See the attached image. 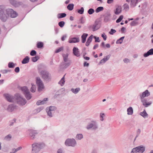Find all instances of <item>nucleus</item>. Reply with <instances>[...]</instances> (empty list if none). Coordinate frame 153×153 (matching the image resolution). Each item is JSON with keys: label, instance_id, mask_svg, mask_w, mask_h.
Here are the masks:
<instances>
[{"label": "nucleus", "instance_id": "nucleus-1", "mask_svg": "<svg viewBox=\"0 0 153 153\" xmlns=\"http://www.w3.org/2000/svg\"><path fill=\"white\" fill-rule=\"evenodd\" d=\"M4 5H0V19L3 22H5L7 19V16L10 14V9H5Z\"/></svg>", "mask_w": 153, "mask_h": 153}, {"label": "nucleus", "instance_id": "nucleus-2", "mask_svg": "<svg viewBox=\"0 0 153 153\" xmlns=\"http://www.w3.org/2000/svg\"><path fill=\"white\" fill-rule=\"evenodd\" d=\"M39 72L42 79L44 82H48L51 81V76L48 71L45 70H42Z\"/></svg>", "mask_w": 153, "mask_h": 153}, {"label": "nucleus", "instance_id": "nucleus-3", "mask_svg": "<svg viewBox=\"0 0 153 153\" xmlns=\"http://www.w3.org/2000/svg\"><path fill=\"white\" fill-rule=\"evenodd\" d=\"M32 148V152L37 153L40 150L44 148L45 144L43 143H34L31 145Z\"/></svg>", "mask_w": 153, "mask_h": 153}, {"label": "nucleus", "instance_id": "nucleus-4", "mask_svg": "<svg viewBox=\"0 0 153 153\" xmlns=\"http://www.w3.org/2000/svg\"><path fill=\"white\" fill-rule=\"evenodd\" d=\"M15 96L18 104L20 105H23L26 103V100L20 96L19 94H16Z\"/></svg>", "mask_w": 153, "mask_h": 153}, {"label": "nucleus", "instance_id": "nucleus-5", "mask_svg": "<svg viewBox=\"0 0 153 153\" xmlns=\"http://www.w3.org/2000/svg\"><path fill=\"white\" fill-rule=\"evenodd\" d=\"M145 150V147L140 146L133 148L131 153H143Z\"/></svg>", "mask_w": 153, "mask_h": 153}, {"label": "nucleus", "instance_id": "nucleus-6", "mask_svg": "<svg viewBox=\"0 0 153 153\" xmlns=\"http://www.w3.org/2000/svg\"><path fill=\"white\" fill-rule=\"evenodd\" d=\"M57 109V108L55 106H50L49 107H47L46 108V111L48 115L50 117H53V114L54 111Z\"/></svg>", "mask_w": 153, "mask_h": 153}, {"label": "nucleus", "instance_id": "nucleus-7", "mask_svg": "<svg viewBox=\"0 0 153 153\" xmlns=\"http://www.w3.org/2000/svg\"><path fill=\"white\" fill-rule=\"evenodd\" d=\"M76 142L74 138H68L66 140L65 142V144L67 146L74 147L76 145Z\"/></svg>", "mask_w": 153, "mask_h": 153}, {"label": "nucleus", "instance_id": "nucleus-8", "mask_svg": "<svg viewBox=\"0 0 153 153\" xmlns=\"http://www.w3.org/2000/svg\"><path fill=\"white\" fill-rule=\"evenodd\" d=\"M36 82L38 86V90L41 91L44 88V86L42 80L39 77H37L36 79Z\"/></svg>", "mask_w": 153, "mask_h": 153}, {"label": "nucleus", "instance_id": "nucleus-9", "mask_svg": "<svg viewBox=\"0 0 153 153\" xmlns=\"http://www.w3.org/2000/svg\"><path fill=\"white\" fill-rule=\"evenodd\" d=\"M86 128L88 130L92 128L93 130H96L98 128L96 122L95 121H92L91 123H89L87 126Z\"/></svg>", "mask_w": 153, "mask_h": 153}, {"label": "nucleus", "instance_id": "nucleus-10", "mask_svg": "<svg viewBox=\"0 0 153 153\" xmlns=\"http://www.w3.org/2000/svg\"><path fill=\"white\" fill-rule=\"evenodd\" d=\"M28 131L30 139L33 140L34 139L36 138V136L38 134L37 131L32 129L29 130Z\"/></svg>", "mask_w": 153, "mask_h": 153}, {"label": "nucleus", "instance_id": "nucleus-11", "mask_svg": "<svg viewBox=\"0 0 153 153\" xmlns=\"http://www.w3.org/2000/svg\"><path fill=\"white\" fill-rule=\"evenodd\" d=\"M10 3L15 7H18L23 4L22 2L17 1L15 0H10Z\"/></svg>", "mask_w": 153, "mask_h": 153}, {"label": "nucleus", "instance_id": "nucleus-12", "mask_svg": "<svg viewBox=\"0 0 153 153\" xmlns=\"http://www.w3.org/2000/svg\"><path fill=\"white\" fill-rule=\"evenodd\" d=\"M10 3L15 7H18L23 4L22 2L17 1L15 0H10Z\"/></svg>", "mask_w": 153, "mask_h": 153}, {"label": "nucleus", "instance_id": "nucleus-13", "mask_svg": "<svg viewBox=\"0 0 153 153\" xmlns=\"http://www.w3.org/2000/svg\"><path fill=\"white\" fill-rule=\"evenodd\" d=\"M10 3L15 7H18L23 4L22 2L17 1L15 0H10Z\"/></svg>", "mask_w": 153, "mask_h": 153}, {"label": "nucleus", "instance_id": "nucleus-14", "mask_svg": "<svg viewBox=\"0 0 153 153\" xmlns=\"http://www.w3.org/2000/svg\"><path fill=\"white\" fill-rule=\"evenodd\" d=\"M140 98L141 101L143 103V105L145 107H147L151 104L152 103L151 102H149L147 103V100L145 98L142 97Z\"/></svg>", "mask_w": 153, "mask_h": 153}, {"label": "nucleus", "instance_id": "nucleus-15", "mask_svg": "<svg viewBox=\"0 0 153 153\" xmlns=\"http://www.w3.org/2000/svg\"><path fill=\"white\" fill-rule=\"evenodd\" d=\"M150 95V93L148 90H146L145 91L142 93V94H140V97L144 98L145 97H147Z\"/></svg>", "mask_w": 153, "mask_h": 153}, {"label": "nucleus", "instance_id": "nucleus-16", "mask_svg": "<svg viewBox=\"0 0 153 153\" xmlns=\"http://www.w3.org/2000/svg\"><path fill=\"white\" fill-rule=\"evenodd\" d=\"M111 56V55L109 54L107 56H105L104 58L102 59L100 61L99 64H103L106 62L108 61L110 58Z\"/></svg>", "mask_w": 153, "mask_h": 153}, {"label": "nucleus", "instance_id": "nucleus-17", "mask_svg": "<svg viewBox=\"0 0 153 153\" xmlns=\"http://www.w3.org/2000/svg\"><path fill=\"white\" fill-rule=\"evenodd\" d=\"M73 53L75 56L77 57L79 56L80 54L79 49L78 48L74 47L73 48Z\"/></svg>", "mask_w": 153, "mask_h": 153}, {"label": "nucleus", "instance_id": "nucleus-18", "mask_svg": "<svg viewBox=\"0 0 153 153\" xmlns=\"http://www.w3.org/2000/svg\"><path fill=\"white\" fill-rule=\"evenodd\" d=\"M17 13L13 9H10V17L14 18L18 16Z\"/></svg>", "mask_w": 153, "mask_h": 153}, {"label": "nucleus", "instance_id": "nucleus-19", "mask_svg": "<svg viewBox=\"0 0 153 153\" xmlns=\"http://www.w3.org/2000/svg\"><path fill=\"white\" fill-rule=\"evenodd\" d=\"M98 25V22H95L94 24L92 26L90 25L89 26V28L91 27L93 28V31H95L97 30L99 27H97V25Z\"/></svg>", "mask_w": 153, "mask_h": 153}, {"label": "nucleus", "instance_id": "nucleus-20", "mask_svg": "<svg viewBox=\"0 0 153 153\" xmlns=\"http://www.w3.org/2000/svg\"><path fill=\"white\" fill-rule=\"evenodd\" d=\"M48 100V98H44L43 100H39L38 101L36 102V105H42L45 104L46 103V101Z\"/></svg>", "mask_w": 153, "mask_h": 153}, {"label": "nucleus", "instance_id": "nucleus-21", "mask_svg": "<svg viewBox=\"0 0 153 153\" xmlns=\"http://www.w3.org/2000/svg\"><path fill=\"white\" fill-rule=\"evenodd\" d=\"M153 54V48H151L147 52L143 54V56L145 57H147L150 55Z\"/></svg>", "mask_w": 153, "mask_h": 153}, {"label": "nucleus", "instance_id": "nucleus-22", "mask_svg": "<svg viewBox=\"0 0 153 153\" xmlns=\"http://www.w3.org/2000/svg\"><path fill=\"white\" fill-rule=\"evenodd\" d=\"M104 21L105 22H108L110 19L111 17V14L109 13H108L104 15Z\"/></svg>", "mask_w": 153, "mask_h": 153}, {"label": "nucleus", "instance_id": "nucleus-23", "mask_svg": "<svg viewBox=\"0 0 153 153\" xmlns=\"http://www.w3.org/2000/svg\"><path fill=\"white\" fill-rule=\"evenodd\" d=\"M79 41V38H76V37H74L72 38L71 40H69L68 42L69 43H76L78 42Z\"/></svg>", "mask_w": 153, "mask_h": 153}, {"label": "nucleus", "instance_id": "nucleus-24", "mask_svg": "<svg viewBox=\"0 0 153 153\" xmlns=\"http://www.w3.org/2000/svg\"><path fill=\"white\" fill-rule=\"evenodd\" d=\"M88 34L86 33H84L81 36L82 42V43H84L85 41Z\"/></svg>", "mask_w": 153, "mask_h": 153}, {"label": "nucleus", "instance_id": "nucleus-25", "mask_svg": "<svg viewBox=\"0 0 153 153\" xmlns=\"http://www.w3.org/2000/svg\"><path fill=\"white\" fill-rule=\"evenodd\" d=\"M30 60V58L28 56H26L22 61V63L23 64H25L28 63Z\"/></svg>", "mask_w": 153, "mask_h": 153}, {"label": "nucleus", "instance_id": "nucleus-26", "mask_svg": "<svg viewBox=\"0 0 153 153\" xmlns=\"http://www.w3.org/2000/svg\"><path fill=\"white\" fill-rule=\"evenodd\" d=\"M3 97L6 100L10 102V94H9L4 93L3 94Z\"/></svg>", "mask_w": 153, "mask_h": 153}, {"label": "nucleus", "instance_id": "nucleus-27", "mask_svg": "<svg viewBox=\"0 0 153 153\" xmlns=\"http://www.w3.org/2000/svg\"><path fill=\"white\" fill-rule=\"evenodd\" d=\"M138 0H131L130 3L131 7H134L137 4Z\"/></svg>", "mask_w": 153, "mask_h": 153}, {"label": "nucleus", "instance_id": "nucleus-28", "mask_svg": "<svg viewBox=\"0 0 153 153\" xmlns=\"http://www.w3.org/2000/svg\"><path fill=\"white\" fill-rule=\"evenodd\" d=\"M140 114L144 118L147 117H148V114L146 113L145 110H144L143 112H141Z\"/></svg>", "mask_w": 153, "mask_h": 153}, {"label": "nucleus", "instance_id": "nucleus-29", "mask_svg": "<svg viewBox=\"0 0 153 153\" xmlns=\"http://www.w3.org/2000/svg\"><path fill=\"white\" fill-rule=\"evenodd\" d=\"M21 90L23 92L24 94L29 91V90L27 88L26 86H23L21 87Z\"/></svg>", "mask_w": 153, "mask_h": 153}, {"label": "nucleus", "instance_id": "nucleus-30", "mask_svg": "<svg viewBox=\"0 0 153 153\" xmlns=\"http://www.w3.org/2000/svg\"><path fill=\"white\" fill-rule=\"evenodd\" d=\"M121 12V6H118L116 8V10L115 11L114 13L116 15H118Z\"/></svg>", "mask_w": 153, "mask_h": 153}, {"label": "nucleus", "instance_id": "nucleus-31", "mask_svg": "<svg viewBox=\"0 0 153 153\" xmlns=\"http://www.w3.org/2000/svg\"><path fill=\"white\" fill-rule=\"evenodd\" d=\"M65 74L63 76L61 80L59 82V84H60L62 86H63L65 84Z\"/></svg>", "mask_w": 153, "mask_h": 153}, {"label": "nucleus", "instance_id": "nucleus-32", "mask_svg": "<svg viewBox=\"0 0 153 153\" xmlns=\"http://www.w3.org/2000/svg\"><path fill=\"white\" fill-rule=\"evenodd\" d=\"M127 111L128 112L127 114L128 115H132L133 112V111L132 108L131 107H129L127 109Z\"/></svg>", "mask_w": 153, "mask_h": 153}, {"label": "nucleus", "instance_id": "nucleus-33", "mask_svg": "<svg viewBox=\"0 0 153 153\" xmlns=\"http://www.w3.org/2000/svg\"><path fill=\"white\" fill-rule=\"evenodd\" d=\"M80 90V89L79 88H77L75 89L72 88L71 89V91L74 94H76L79 92Z\"/></svg>", "mask_w": 153, "mask_h": 153}, {"label": "nucleus", "instance_id": "nucleus-34", "mask_svg": "<svg viewBox=\"0 0 153 153\" xmlns=\"http://www.w3.org/2000/svg\"><path fill=\"white\" fill-rule=\"evenodd\" d=\"M83 138V135L81 134H77L76 137V139L77 140H81Z\"/></svg>", "mask_w": 153, "mask_h": 153}, {"label": "nucleus", "instance_id": "nucleus-35", "mask_svg": "<svg viewBox=\"0 0 153 153\" xmlns=\"http://www.w3.org/2000/svg\"><path fill=\"white\" fill-rule=\"evenodd\" d=\"M26 98V99L27 100H29L31 99L32 97L31 95L30 94V92L29 91L26 93L25 94H24Z\"/></svg>", "mask_w": 153, "mask_h": 153}, {"label": "nucleus", "instance_id": "nucleus-36", "mask_svg": "<svg viewBox=\"0 0 153 153\" xmlns=\"http://www.w3.org/2000/svg\"><path fill=\"white\" fill-rule=\"evenodd\" d=\"M125 36H123L120 38V39L117 40L116 42V43L117 44H121L123 42V39H124Z\"/></svg>", "mask_w": 153, "mask_h": 153}, {"label": "nucleus", "instance_id": "nucleus-37", "mask_svg": "<svg viewBox=\"0 0 153 153\" xmlns=\"http://www.w3.org/2000/svg\"><path fill=\"white\" fill-rule=\"evenodd\" d=\"M66 16V14L65 13H59L58 14V17L59 19L65 17Z\"/></svg>", "mask_w": 153, "mask_h": 153}, {"label": "nucleus", "instance_id": "nucleus-38", "mask_svg": "<svg viewBox=\"0 0 153 153\" xmlns=\"http://www.w3.org/2000/svg\"><path fill=\"white\" fill-rule=\"evenodd\" d=\"M68 53H67L66 54H62V56L65 62H66L68 61Z\"/></svg>", "mask_w": 153, "mask_h": 153}, {"label": "nucleus", "instance_id": "nucleus-39", "mask_svg": "<svg viewBox=\"0 0 153 153\" xmlns=\"http://www.w3.org/2000/svg\"><path fill=\"white\" fill-rule=\"evenodd\" d=\"M74 4H69L67 7V9L69 10H72L74 8Z\"/></svg>", "mask_w": 153, "mask_h": 153}, {"label": "nucleus", "instance_id": "nucleus-40", "mask_svg": "<svg viewBox=\"0 0 153 153\" xmlns=\"http://www.w3.org/2000/svg\"><path fill=\"white\" fill-rule=\"evenodd\" d=\"M16 106L14 105L11 104L10 105V111H13L16 110Z\"/></svg>", "mask_w": 153, "mask_h": 153}, {"label": "nucleus", "instance_id": "nucleus-41", "mask_svg": "<svg viewBox=\"0 0 153 153\" xmlns=\"http://www.w3.org/2000/svg\"><path fill=\"white\" fill-rule=\"evenodd\" d=\"M104 10V8L102 7H98L95 10V12L97 13L99 12H100Z\"/></svg>", "mask_w": 153, "mask_h": 153}, {"label": "nucleus", "instance_id": "nucleus-42", "mask_svg": "<svg viewBox=\"0 0 153 153\" xmlns=\"http://www.w3.org/2000/svg\"><path fill=\"white\" fill-rule=\"evenodd\" d=\"M36 45L38 48H41L43 47V44L42 42H38L37 43Z\"/></svg>", "mask_w": 153, "mask_h": 153}, {"label": "nucleus", "instance_id": "nucleus-43", "mask_svg": "<svg viewBox=\"0 0 153 153\" xmlns=\"http://www.w3.org/2000/svg\"><path fill=\"white\" fill-rule=\"evenodd\" d=\"M32 84V87L30 88V91L32 92H34L36 91V86L35 85Z\"/></svg>", "mask_w": 153, "mask_h": 153}, {"label": "nucleus", "instance_id": "nucleus-44", "mask_svg": "<svg viewBox=\"0 0 153 153\" xmlns=\"http://www.w3.org/2000/svg\"><path fill=\"white\" fill-rule=\"evenodd\" d=\"M123 6L124 7L123 10H125V11H126L129 10V6L127 4H124Z\"/></svg>", "mask_w": 153, "mask_h": 153}, {"label": "nucleus", "instance_id": "nucleus-45", "mask_svg": "<svg viewBox=\"0 0 153 153\" xmlns=\"http://www.w3.org/2000/svg\"><path fill=\"white\" fill-rule=\"evenodd\" d=\"M39 59V56H36L35 57L32 58V60L33 62H36Z\"/></svg>", "mask_w": 153, "mask_h": 153}, {"label": "nucleus", "instance_id": "nucleus-46", "mask_svg": "<svg viewBox=\"0 0 153 153\" xmlns=\"http://www.w3.org/2000/svg\"><path fill=\"white\" fill-rule=\"evenodd\" d=\"M43 109V107H40L34 110V111L35 112V113H38L39 112H40L41 110H42Z\"/></svg>", "mask_w": 153, "mask_h": 153}, {"label": "nucleus", "instance_id": "nucleus-47", "mask_svg": "<svg viewBox=\"0 0 153 153\" xmlns=\"http://www.w3.org/2000/svg\"><path fill=\"white\" fill-rule=\"evenodd\" d=\"M66 62H67L65 64L64 68H66L70 66L71 63V61L70 60H68Z\"/></svg>", "mask_w": 153, "mask_h": 153}, {"label": "nucleus", "instance_id": "nucleus-48", "mask_svg": "<svg viewBox=\"0 0 153 153\" xmlns=\"http://www.w3.org/2000/svg\"><path fill=\"white\" fill-rule=\"evenodd\" d=\"M138 23L136 21H134L131 22L130 23V25L132 26H136L138 25Z\"/></svg>", "mask_w": 153, "mask_h": 153}, {"label": "nucleus", "instance_id": "nucleus-49", "mask_svg": "<svg viewBox=\"0 0 153 153\" xmlns=\"http://www.w3.org/2000/svg\"><path fill=\"white\" fill-rule=\"evenodd\" d=\"M22 148L21 146L19 147H18L17 149H13V151H14V152H10V153H15L17 151L21 149Z\"/></svg>", "mask_w": 153, "mask_h": 153}, {"label": "nucleus", "instance_id": "nucleus-50", "mask_svg": "<svg viewBox=\"0 0 153 153\" xmlns=\"http://www.w3.org/2000/svg\"><path fill=\"white\" fill-rule=\"evenodd\" d=\"M93 37V36L92 35H91L87 39V41L88 42L90 43L92 41Z\"/></svg>", "mask_w": 153, "mask_h": 153}, {"label": "nucleus", "instance_id": "nucleus-51", "mask_svg": "<svg viewBox=\"0 0 153 153\" xmlns=\"http://www.w3.org/2000/svg\"><path fill=\"white\" fill-rule=\"evenodd\" d=\"M94 12V10L93 8H90L88 11V13L90 15L92 14Z\"/></svg>", "mask_w": 153, "mask_h": 153}, {"label": "nucleus", "instance_id": "nucleus-52", "mask_svg": "<svg viewBox=\"0 0 153 153\" xmlns=\"http://www.w3.org/2000/svg\"><path fill=\"white\" fill-rule=\"evenodd\" d=\"M84 11V9L83 7H82L80 9H79L77 10V12L79 13L82 14L83 13Z\"/></svg>", "mask_w": 153, "mask_h": 153}, {"label": "nucleus", "instance_id": "nucleus-53", "mask_svg": "<svg viewBox=\"0 0 153 153\" xmlns=\"http://www.w3.org/2000/svg\"><path fill=\"white\" fill-rule=\"evenodd\" d=\"M65 22L64 21H60L58 23L59 25L61 27H62L64 25Z\"/></svg>", "mask_w": 153, "mask_h": 153}, {"label": "nucleus", "instance_id": "nucleus-54", "mask_svg": "<svg viewBox=\"0 0 153 153\" xmlns=\"http://www.w3.org/2000/svg\"><path fill=\"white\" fill-rule=\"evenodd\" d=\"M123 18V16H120L119 18L116 20V22L117 23H119L120 22Z\"/></svg>", "mask_w": 153, "mask_h": 153}, {"label": "nucleus", "instance_id": "nucleus-55", "mask_svg": "<svg viewBox=\"0 0 153 153\" xmlns=\"http://www.w3.org/2000/svg\"><path fill=\"white\" fill-rule=\"evenodd\" d=\"M36 54V51L34 50H32L30 52V55L31 56H34Z\"/></svg>", "mask_w": 153, "mask_h": 153}, {"label": "nucleus", "instance_id": "nucleus-56", "mask_svg": "<svg viewBox=\"0 0 153 153\" xmlns=\"http://www.w3.org/2000/svg\"><path fill=\"white\" fill-rule=\"evenodd\" d=\"M63 47H60L59 48L57 49L55 51V53H58L59 52L63 50Z\"/></svg>", "mask_w": 153, "mask_h": 153}, {"label": "nucleus", "instance_id": "nucleus-57", "mask_svg": "<svg viewBox=\"0 0 153 153\" xmlns=\"http://www.w3.org/2000/svg\"><path fill=\"white\" fill-rule=\"evenodd\" d=\"M116 32V30L113 29H111L110 31L109 32V33L111 35H113L114 33Z\"/></svg>", "mask_w": 153, "mask_h": 153}, {"label": "nucleus", "instance_id": "nucleus-58", "mask_svg": "<svg viewBox=\"0 0 153 153\" xmlns=\"http://www.w3.org/2000/svg\"><path fill=\"white\" fill-rule=\"evenodd\" d=\"M141 132V130L140 129H138L137 131V135L135 137V138L137 137L140 134Z\"/></svg>", "mask_w": 153, "mask_h": 153}, {"label": "nucleus", "instance_id": "nucleus-59", "mask_svg": "<svg viewBox=\"0 0 153 153\" xmlns=\"http://www.w3.org/2000/svg\"><path fill=\"white\" fill-rule=\"evenodd\" d=\"M16 65V63L14 64L13 62H10V68H14L15 66Z\"/></svg>", "mask_w": 153, "mask_h": 153}, {"label": "nucleus", "instance_id": "nucleus-60", "mask_svg": "<svg viewBox=\"0 0 153 153\" xmlns=\"http://www.w3.org/2000/svg\"><path fill=\"white\" fill-rule=\"evenodd\" d=\"M4 140H5L9 141L10 140V134L5 136L4 137Z\"/></svg>", "mask_w": 153, "mask_h": 153}, {"label": "nucleus", "instance_id": "nucleus-61", "mask_svg": "<svg viewBox=\"0 0 153 153\" xmlns=\"http://www.w3.org/2000/svg\"><path fill=\"white\" fill-rule=\"evenodd\" d=\"M102 37L103 38L104 40H106L107 39V36L105 34V33H103V34H102L101 35Z\"/></svg>", "mask_w": 153, "mask_h": 153}, {"label": "nucleus", "instance_id": "nucleus-62", "mask_svg": "<svg viewBox=\"0 0 153 153\" xmlns=\"http://www.w3.org/2000/svg\"><path fill=\"white\" fill-rule=\"evenodd\" d=\"M15 71L16 73H18L20 71V68L19 67H16L14 70Z\"/></svg>", "mask_w": 153, "mask_h": 153}, {"label": "nucleus", "instance_id": "nucleus-63", "mask_svg": "<svg viewBox=\"0 0 153 153\" xmlns=\"http://www.w3.org/2000/svg\"><path fill=\"white\" fill-rule=\"evenodd\" d=\"M94 38L95 39V42H100V40H99V37H97L96 36H94Z\"/></svg>", "mask_w": 153, "mask_h": 153}, {"label": "nucleus", "instance_id": "nucleus-64", "mask_svg": "<svg viewBox=\"0 0 153 153\" xmlns=\"http://www.w3.org/2000/svg\"><path fill=\"white\" fill-rule=\"evenodd\" d=\"M126 28L124 27H122L121 29V33H125V31L126 30Z\"/></svg>", "mask_w": 153, "mask_h": 153}]
</instances>
